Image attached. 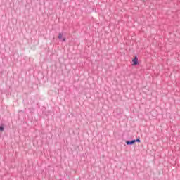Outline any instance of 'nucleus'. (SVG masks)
<instances>
[{
    "instance_id": "nucleus-1",
    "label": "nucleus",
    "mask_w": 180,
    "mask_h": 180,
    "mask_svg": "<svg viewBox=\"0 0 180 180\" xmlns=\"http://www.w3.org/2000/svg\"><path fill=\"white\" fill-rule=\"evenodd\" d=\"M58 39L62 41V43H64L67 41V39L65 37L63 38V33H59L58 36Z\"/></svg>"
},
{
    "instance_id": "nucleus-2",
    "label": "nucleus",
    "mask_w": 180,
    "mask_h": 180,
    "mask_svg": "<svg viewBox=\"0 0 180 180\" xmlns=\"http://www.w3.org/2000/svg\"><path fill=\"white\" fill-rule=\"evenodd\" d=\"M133 65H139V58L135 56L134 58L132 59Z\"/></svg>"
},
{
    "instance_id": "nucleus-3",
    "label": "nucleus",
    "mask_w": 180,
    "mask_h": 180,
    "mask_svg": "<svg viewBox=\"0 0 180 180\" xmlns=\"http://www.w3.org/2000/svg\"><path fill=\"white\" fill-rule=\"evenodd\" d=\"M126 144L127 146H133V144H136V140L126 141Z\"/></svg>"
},
{
    "instance_id": "nucleus-4",
    "label": "nucleus",
    "mask_w": 180,
    "mask_h": 180,
    "mask_svg": "<svg viewBox=\"0 0 180 180\" xmlns=\"http://www.w3.org/2000/svg\"><path fill=\"white\" fill-rule=\"evenodd\" d=\"M5 130V125L4 124H1L0 125V131H4Z\"/></svg>"
},
{
    "instance_id": "nucleus-5",
    "label": "nucleus",
    "mask_w": 180,
    "mask_h": 180,
    "mask_svg": "<svg viewBox=\"0 0 180 180\" xmlns=\"http://www.w3.org/2000/svg\"><path fill=\"white\" fill-rule=\"evenodd\" d=\"M135 140V143H141V140H140V137H138L136 139H134Z\"/></svg>"
}]
</instances>
